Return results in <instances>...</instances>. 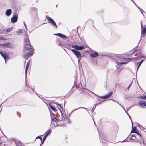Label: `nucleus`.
<instances>
[{"label": "nucleus", "instance_id": "obj_1", "mask_svg": "<svg viewBox=\"0 0 146 146\" xmlns=\"http://www.w3.org/2000/svg\"><path fill=\"white\" fill-rule=\"evenodd\" d=\"M27 38L25 39V49L26 50L30 51H31L32 50L33 48L31 47H29L31 46V44L29 40L28 37V36L27 34L26 35Z\"/></svg>", "mask_w": 146, "mask_h": 146}, {"label": "nucleus", "instance_id": "obj_2", "mask_svg": "<svg viewBox=\"0 0 146 146\" xmlns=\"http://www.w3.org/2000/svg\"><path fill=\"white\" fill-rule=\"evenodd\" d=\"M71 50L77 58L78 61L79 62L80 60V58L82 57L81 53L79 51L74 49H72Z\"/></svg>", "mask_w": 146, "mask_h": 146}, {"label": "nucleus", "instance_id": "obj_3", "mask_svg": "<svg viewBox=\"0 0 146 146\" xmlns=\"http://www.w3.org/2000/svg\"><path fill=\"white\" fill-rule=\"evenodd\" d=\"M46 18L47 19L48 23H51L52 25L55 27L56 29H57V25L53 19L48 16H46Z\"/></svg>", "mask_w": 146, "mask_h": 146}, {"label": "nucleus", "instance_id": "obj_4", "mask_svg": "<svg viewBox=\"0 0 146 146\" xmlns=\"http://www.w3.org/2000/svg\"><path fill=\"white\" fill-rule=\"evenodd\" d=\"M71 46L73 48L75 49L76 50H81L84 48V46H79L75 45H72Z\"/></svg>", "mask_w": 146, "mask_h": 146}, {"label": "nucleus", "instance_id": "obj_5", "mask_svg": "<svg viewBox=\"0 0 146 146\" xmlns=\"http://www.w3.org/2000/svg\"><path fill=\"white\" fill-rule=\"evenodd\" d=\"M51 130H49L47 132V133L45 134V135L44 136L43 139L42 140V141L41 142V143L40 145V146H41V145L44 142L46 137H47V136L48 135H50L51 133Z\"/></svg>", "mask_w": 146, "mask_h": 146}, {"label": "nucleus", "instance_id": "obj_6", "mask_svg": "<svg viewBox=\"0 0 146 146\" xmlns=\"http://www.w3.org/2000/svg\"><path fill=\"white\" fill-rule=\"evenodd\" d=\"M112 93V92H110L108 94H106L104 96L100 97V98L104 99H106L110 97L111 96Z\"/></svg>", "mask_w": 146, "mask_h": 146}, {"label": "nucleus", "instance_id": "obj_7", "mask_svg": "<svg viewBox=\"0 0 146 146\" xmlns=\"http://www.w3.org/2000/svg\"><path fill=\"white\" fill-rule=\"evenodd\" d=\"M130 59L125 58L123 56H121L119 58L118 60L121 62H126V64H127L128 62V60Z\"/></svg>", "mask_w": 146, "mask_h": 146}, {"label": "nucleus", "instance_id": "obj_8", "mask_svg": "<svg viewBox=\"0 0 146 146\" xmlns=\"http://www.w3.org/2000/svg\"><path fill=\"white\" fill-rule=\"evenodd\" d=\"M17 15H14L12 17L11 19V22L12 23H15L16 22L17 20L18 17Z\"/></svg>", "mask_w": 146, "mask_h": 146}, {"label": "nucleus", "instance_id": "obj_9", "mask_svg": "<svg viewBox=\"0 0 146 146\" xmlns=\"http://www.w3.org/2000/svg\"><path fill=\"white\" fill-rule=\"evenodd\" d=\"M54 35L62 38L64 39H66L67 38L66 36L65 35L61 33H56L54 34Z\"/></svg>", "mask_w": 146, "mask_h": 146}, {"label": "nucleus", "instance_id": "obj_10", "mask_svg": "<svg viewBox=\"0 0 146 146\" xmlns=\"http://www.w3.org/2000/svg\"><path fill=\"white\" fill-rule=\"evenodd\" d=\"M33 49L31 51L27 53L26 54L24 55V57L25 59H26L27 57H31L33 55Z\"/></svg>", "mask_w": 146, "mask_h": 146}, {"label": "nucleus", "instance_id": "obj_11", "mask_svg": "<svg viewBox=\"0 0 146 146\" xmlns=\"http://www.w3.org/2000/svg\"><path fill=\"white\" fill-rule=\"evenodd\" d=\"M3 47L12 48H13V46L11 43L8 42L5 44H3Z\"/></svg>", "mask_w": 146, "mask_h": 146}, {"label": "nucleus", "instance_id": "obj_12", "mask_svg": "<svg viewBox=\"0 0 146 146\" xmlns=\"http://www.w3.org/2000/svg\"><path fill=\"white\" fill-rule=\"evenodd\" d=\"M139 104L142 108H144L146 106V103L144 101H140L139 103Z\"/></svg>", "mask_w": 146, "mask_h": 146}, {"label": "nucleus", "instance_id": "obj_13", "mask_svg": "<svg viewBox=\"0 0 146 146\" xmlns=\"http://www.w3.org/2000/svg\"><path fill=\"white\" fill-rule=\"evenodd\" d=\"M2 56H3L5 60V62L6 63V59H8L9 57L8 56L7 54L5 53H4L3 54H2Z\"/></svg>", "mask_w": 146, "mask_h": 146}, {"label": "nucleus", "instance_id": "obj_14", "mask_svg": "<svg viewBox=\"0 0 146 146\" xmlns=\"http://www.w3.org/2000/svg\"><path fill=\"white\" fill-rule=\"evenodd\" d=\"M12 13V10L11 9H9L7 10L5 12V14L8 16H9Z\"/></svg>", "mask_w": 146, "mask_h": 146}, {"label": "nucleus", "instance_id": "obj_15", "mask_svg": "<svg viewBox=\"0 0 146 146\" xmlns=\"http://www.w3.org/2000/svg\"><path fill=\"white\" fill-rule=\"evenodd\" d=\"M25 84L28 89V90L30 93H31L32 91H34V90L32 88H31L28 85L26 82H25Z\"/></svg>", "mask_w": 146, "mask_h": 146}, {"label": "nucleus", "instance_id": "obj_16", "mask_svg": "<svg viewBox=\"0 0 146 146\" xmlns=\"http://www.w3.org/2000/svg\"><path fill=\"white\" fill-rule=\"evenodd\" d=\"M99 55L98 54L97 52H95L91 53L90 54V56L94 57H96Z\"/></svg>", "mask_w": 146, "mask_h": 146}, {"label": "nucleus", "instance_id": "obj_17", "mask_svg": "<svg viewBox=\"0 0 146 146\" xmlns=\"http://www.w3.org/2000/svg\"><path fill=\"white\" fill-rule=\"evenodd\" d=\"M137 138H138V137L134 135V134L132 135L130 137L131 139L133 140H135L137 139Z\"/></svg>", "mask_w": 146, "mask_h": 146}, {"label": "nucleus", "instance_id": "obj_18", "mask_svg": "<svg viewBox=\"0 0 146 146\" xmlns=\"http://www.w3.org/2000/svg\"><path fill=\"white\" fill-rule=\"evenodd\" d=\"M141 33L143 34V37H144L146 34V28L144 27L141 31Z\"/></svg>", "mask_w": 146, "mask_h": 146}, {"label": "nucleus", "instance_id": "obj_19", "mask_svg": "<svg viewBox=\"0 0 146 146\" xmlns=\"http://www.w3.org/2000/svg\"><path fill=\"white\" fill-rule=\"evenodd\" d=\"M49 106L50 107L52 110H53L54 112H56L57 111V109L52 105L49 104Z\"/></svg>", "mask_w": 146, "mask_h": 146}, {"label": "nucleus", "instance_id": "obj_20", "mask_svg": "<svg viewBox=\"0 0 146 146\" xmlns=\"http://www.w3.org/2000/svg\"><path fill=\"white\" fill-rule=\"evenodd\" d=\"M29 62H30V61L29 60L28 62L27 63V64L26 65V66L25 68V73L26 74H27V70L28 69V67L29 65Z\"/></svg>", "mask_w": 146, "mask_h": 146}, {"label": "nucleus", "instance_id": "obj_21", "mask_svg": "<svg viewBox=\"0 0 146 146\" xmlns=\"http://www.w3.org/2000/svg\"><path fill=\"white\" fill-rule=\"evenodd\" d=\"M51 125L52 127H56L58 126H60L59 125L56 124L54 123H53L51 121Z\"/></svg>", "mask_w": 146, "mask_h": 146}, {"label": "nucleus", "instance_id": "obj_22", "mask_svg": "<svg viewBox=\"0 0 146 146\" xmlns=\"http://www.w3.org/2000/svg\"><path fill=\"white\" fill-rule=\"evenodd\" d=\"M135 133L137 134V136L138 137V138H140L142 139L141 138V135L140 133L139 132V131L138 130H137Z\"/></svg>", "mask_w": 146, "mask_h": 146}, {"label": "nucleus", "instance_id": "obj_23", "mask_svg": "<svg viewBox=\"0 0 146 146\" xmlns=\"http://www.w3.org/2000/svg\"><path fill=\"white\" fill-rule=\"evenodd\" d=\"M98 100L100 101V102H99V103H96L95 104V108H96V106L97 105H98L100 104H101V103L102 102H103V101L101 99H100H100H98Z\"/></svg>", "mask_w": 146, "mask_h": 146}, {"label": "nucleus", "instance_id": "obj_24", "mask_svg": "<svg viewBox=\"0 0 146 146\" xmlns=\"http://www.w3.org/2000/svg\"><path fill=\"white\" fill-rule=\"evenodd\" d=\"M137 130L136 129V127H134L131 132V133H135Z\"/></svg>", "mask_w": 146, "mask_h": 146}, {"label": "nucleus", "instance_id": "obj_25", "mask_svg": "<svg viewBox=\"0 0 146 146\" xmlns=\"http://www.w3.org/2000/svg\"><path fill=\"white\" fill-rule=\"evenodd\" d=\"M15 33H17V35H19L20 34H22V32L21 30L19 29L18 31H15Z\"/></svg>", "mask_w": 146, "mask_h": 146}, {"label": "nucleus", "instance_id": "obj_26", "mask_svg": "<svg viewBox=\"0 0 146 146\" xmlns=\"http://www.w3.org/2000/svg\"><path fill=\"white\" fill-rule=\"evenodd\" d=\"M117 63L118 65L119 66L126 64V62H117Z\"/></svg>", "mask_w": 146, "mask_h": 146}, {"label": "nucleus", "instance_id": "obj_27", "mask_svg": "<svg viewBox=\"0 0 146 146\" xmlns=\"http://www.w3.org/2000/svg\"><path fill=\"white\" fill-rule=\"evenodd\" d=\"M84 90H85V92H87V91H88L89 92H90L92 93V94L95 95H96L95 93H94L93 92H92V91H91L90 90H89L88 89H85Z\"/></svg>", "mask_w": 146, "mask_h": 146}, {"label": "nucleus", "instance_id": "obj_28", "mask_svg": "<svg viewBox=\"0 0 146 146\" xmlns=\"http://www.w3.org/2000/svg\"><path fill=\"white\" fill-rule=\"evenodd\" d=\"M58 119L57 118L55 117H53L52 119V120L53 121L56 122V120H58Z\"/></svg>", "mask_w": 146, "mask_h": 146}, {"label": "nucleus", "instance_id": "obj_29", "mask_svg": "<svg viewBox=\"0 0 146 146\" xmlns=\"http://www.w3.org/2000/svg\"><path fill=\"white\" fill-rule=\"evenodd\" d=\"M54 103L56 105H58L59 106H60L61 108V109H63V107L61 106V104H58V102H55Z\"/></svg>", "mask_w": 146, "mask_h": 146}, {"label": "nucleus", "instance_id": "obj_30", "mask_svg": "<svg viewBox=\"0 0 146 146\" xmlns=\"http://www.w3.org/2000/svg\"><path fill=\"white\" fill-rule=\"evenodd\" d=\"M117 102V103H118L119 105L123 109V110H124L125 111V112L127 114V115H128V113L127 112V111H126L125 110L124 108L118 102Z\"/></svg>", "mask_w": 146, "mask_h": 146}, {"label": "nucleus", "instance_id": "obj_31", "mask_svg": "<svg viewBox=\"0 0 146 146\" xmlns=\"http://www.w3.org/2000/svg\"><path fill=\"white\" fill-rule=\"evenodd\" d=\"M12 27L9 28L7 29V31L8 32L11 31L12 30Z\"/></svg>", "mask_w": 146, "mask_h": 146}, {"label": "nucleus", "instance_id": "obj_32", "mask_svg": "<svg viewBox=\"0 0 146 146\" xmlns=\"http://www.w3.org/2000/svg\"><path fill=\"white\" fill-rule=\"evenodd\" d=\"M80 108H83V109H84L86 110H87V109L86 108H84V107H80L78 108H77V109H76L75 110H78L79 109H80Z\"/></svg>", "mask_w": 146, "mask_h": 146}, {"label": "nucleus", "instance_id": "obj_33", "mask_svg": "<svg viewBox=\"0 0 146 146\" xmlns=\"http://www.w3.org/2000/svg\"><path fill=\"white\" fill-rule=\"evenodd\" d=\"M39 138L40 139L41 141H42V138L40 136H38L36 138V139Z\"/></svg>", "mask_w": 146, "mask_h": 146}, {"label": "nucleus", "instance_id": "obj_34", "mask_svg": "<svg viewBox=\"0 0 146 146\" xmlns=\"http://www.w3.org/2000/svg\"><path fill=\"white\" fill-rule=\"evenodd\" d=\"M19 143H21L20 141L19 142H15L16 146H19Z\"/></svg>", "mask_w": 146, "mask_h": 146}, {"label": "nucleus", "instance_id": "obj_35", "mask_svg": "<svg viewBox=\"0 0 146 146\" xmlns=\"http://www.w3.org/2000/svg\"><path fill=\"white\" fill-rule=\"evenodd\" d=\"M57 44L58 45V46L60 45V43L59 41H57L56 42Z\"/></svg>", "mask_w": 146, "mask_h": 146}, {"label": "nucleus", "instance_id": "obj_36", "mask_svg": "<svg viewBox=\"0 0 146 146\" xmlns=\"http://www.w3.org/2000/svg\"><path fill=\"white\" fill-rule=\"evenodd\" d=\"M119 86V84H117L115 86V88H116L117 87Z\"/></svg>", "mask_w": 146, "mask_h": 146}, {"label": "nucleus", "instance_id": "obj_37", "mask_svg": "<svg viewBox=\"0 0 146 146\" xmlns=\"http://www.w3.org/2000/svg\"><path fill=\"white\" fill-rule=\"evenodd\" d=\"M132 84V82L129 85V86L128 87V90L129 89V88L130 87H131V86Z\"/></svg>", "mask_w": 146, "mask_h": 146}, {"label": "nucleus", "instance_id": "obj_38", "mask_svg": "<svg viewBox=\"0 0 146 146\" xmlns=\"http://www.w3.org/2000/svg\"><path fill=\"white\" fill-rule=\"evenodd\" d=\"M141 64H140V63H139V65H138V67H137V70H138V69L139 68V67H140V65H141Z\"/></svg>", "mask_w": 146, "mask_h": 146}, {"label": "nucleus", "instance_id": "obj_39", "mask_svg": "<svg viewBox=\"0 0 146 146\" xmlns=\"http://www.w3.org/2000/svg\"><path fill=\"white\" fill-rule=\"evenodd\" d=\"M139 98H140L144 99V96H139Z\"/></svg>", "mask_w": 146, "mask_h": 146}, {"label": "nucleus", "instance_id": "obj_40", "mask_svg": "<svg viewBox=\"0 0 146 146\" xmlns=\"http://www.w3.org/2000/svg\"><path fill=\"white\" fill-rule=\"evenodd\" d=\"M138 58H139V57H135V58H132L134 59L135 60H137V59Z\"/></svg>", "mask_w": 146, "mask_h": 146}, {"label": "nucleus", "instance_id": "obj_41", "mask_svg": "<svg viewBox=\"0 0 146 146\" xmlns=\"http://www.w3.org/2000/svg\"><path fill=\"white\" fill-rule=\"evenodd\" d=\"M24 26L25 27L26 29L27 30V26H26V24H25V23L24 22Z\"/></svg>", "mask_w": 146, "mask_h": 146}, {"label": "nucleus", "instance_id": "obj_42", "mask_svg": "<svg viewBox=\"0 0 146 146\" xmlns=\"http://www.w3.org/2000/svg\"><path fill=\"white\" fill-rule=\"evenodd\" d=\"M0 54L2 55V54H3V52L2 51H0Z\"/></svg>", "mask_w": 146, "mask_h": 146}, {"label": "nucleus", "instance_id": "obj_43", "mask_svg": "<svg viewBox=\"0 0 146 146\" xmlns=\"http://www.w3.org/2000/svg\"><path fill=\"white\" fill-rule=\"evenodd\" d=\"M128 141H127V139H125L123 141H122V142H127Z\"/></svg>", "mask_w": 146, "mask_h": 146}, {"label": "nucleus", "instance_id": "obj_44", "mask_svg": "<svg viewBox=\"0 0 146 146\" xmlns=\"http://www.w3.org/2000/svg\"><path fill=\"white\" fill-rule=\"evenodd\" d=\"M143 60H141L140 62V64H141L143 63Z\"/></svg>", "mask_w": 146, "mask_h": 146}, {"label": "nucleus", "instance_id": "obj_45", "mask_svg": "<svg viewBox=\"0 0 146 146\" xmlns=\"http://www.w3.org/2000/svg\"><path fill=\"white\" fill-rule=\"evenodd\" d=\"M68 123H71V121L70 120V119H68Z\"/></svg>", "mask_w": 146, "mask_h": 146}, {"label": "nucleus", "instance_id": "obj_46", "mask_svg": "<svg viewBox=\"0 0 146 146\" xmlns=\"http://www.w3.org/2000/svg\"><path fill=\"white\" fill-rule=\"evenodd\" d=\"M144 99H146V95H144Z\"/></svg>", "mask_w": 146, "mask_h": 146}, {"label": "nucleus", "instance_id": "obj_47", "mask_svg": "<svg viewBox=\"0 0 146 146\" xmlns=\"http://www.w3.org/2000/svg\"><path fill=\"white\" fill-rule=\"evenodd\" d=\"M0 47H3V44H0Z\"/></svg>", "mask_w": 146, "mask_h": 146}, {"label": "nucleus", "instance_id": "obj_48", "mask_svg": "<svg viewBox=\"0 0 146 146\" xmlns=\"http://www.w3.org/2000/svg\"><path fill=\"white\" fill-rule=\"evenodd\" d=\"M19 146H22L21 143H19Z\"/></svg>", "mask_w": 146, "mask_h": 146}, {"label": "nucleus", "instance_id": "obj_49", "mask_svg": "<svg viewBox=\"0 0 146 146\" xmlns=\"http://www.w3.org/2000/svg\"><path fill=\"white\" fill-rule=\"evenodd\" d=\"M95 109V108H92V110L93 111L94 110V109Z\"/></svg>", "mask_w": 146, "mask_h": 146}, {"label": "nucleus", "instance_id": "obj_50", "mask_svg": "<svg viewBox=\"0 0 146 146\" xmlns=\"http://www.w3.org/2000/svg\"><path fill=\"white\" fill-rule=\"evenodd\" d=\"M3 38V37H1V38H0V40H3V39H2V38Z\"/></svg>", "mask_w": 146, "mask_h": 146}, {"label": "nucleus", "instance_id": "obj_51", "mask_svg": "<svg viewBox=\"0 0 146 146\" xmlns=\"http://www.w3.org/2000/svg\"><path fill=\"white\" fill-rule=\"evenodd\" d=\"M141 58H145V56H141Z\"/></svg>", "mask_w": 146, "mask_h": 146}, {"label": "nucleus", "instance_id": "obj_52", "mask_svg": "<svg viewBox=\"0 0 146 146\" xmlns=\"http://www.w3.org/2000/svg\"><path fill=\"white\" fill-rule=\"evenodd\" d=\"M76 110H73V111H72V112H71V113H72L73 112H74V111H76Z\"/></svg>", "mask_w": 146, "mask_h": 146}, {"label": "nucleus", "instance_id": "obj_53", "mask_svg": "<svg viewBox=\"0 0 146 146\" xmlns=\"http://www.w3.org/2000/svg\"><path fill=\"white\" fill-rule=\"evenodd\" d=\"M58 109H59L60 110V112H61V113H62V111H61V110L60 109V108H58Z\"/></svg>", "mask_w": 146, "mask_h": 146}, {"label": "nucleus", "instance_id": "obj_54", "mask_svg": "<svg viewBox=\"0 0 146 146\" xmlns=\"http://www.w3.org/2000/svg\"><path fill=\"white\" fill-rule=\"evenodd\" d=\"M141 27H142V23H141Z\"/></svg>", "mask_w": 146, "mask_h": 146}, {"label": "nucleus", "instance_id": "obj_55", "mask_svg": "<svg viewBox=\"0 0 146 146\" xmlns=\"http://www.w3.org/2000/svg\"><path fill=\"white\" fill-rule=\"evenodd\" d=\"M2 143V142L0 141V144H1Z\"/></svg>", "mask_w": 146, "mask_h": 146}, {"label": "nucleus", "instance_id": "obj_56", "mask_svg": "<svg viewBox=\"0 0 146 146\" xmlns=\"http://www.w3.org/2000/svg\"><path fill=\"white\" fill-rule=\"evenodd\" d=\"M130 110V109H127V111H128V110Z\"/></svg>", "mask_w": 146, "mask_h": 146}, {"label": "nucleus", "instance_id": "obj_57", "mask_svg": "<svg viewBox=\"0 0 146 146\" xmlns=\"http://www.w3.org/2000/svg\"><path fill=\"white\" fill-rule=\"evenodd\" d=\"M128 115L129 116V118H130V116L129 114H128Z\"/></svg>", "mask_w": 146, "mask_h": 146}, {"label": "nucleus", "instance_id": "obj_58", "mask_svg": "<svg viewBox=\"0 0 146 146\" xmlns=\"http://www.w3.org/2000/svg\"><path fill=\"white\" fill-rule=\"evenodd\" d=\"M100 141H101V140L102 139L100 138Z\"/></svg>", "mask_w": 146, "mask_h": 146}, {"label": "nucleus", "instance_id": "obj_59", "mask_svg": "<svg viewBox=\"0 0 146 146\" xmlns=\"http://www.w3.org/2000/svg\"><path fill=\"white\" fill-rule=\"evenodd\" d=\"M143 143H144V141L143 140Z\"/></svg>", "mask_w": 146, "mask_h": 146}, {"label": "nucleus", "instance_id": "obj_60", "mask_svg": "<svg viewBox=\"0 0 146 146\" xmlns=\"http://www.w3.org/2000/svg\"><path fill=\"white\" fill-rule=\"evenodd\" d=\"M142 13L143 14V15H143V13L142 12Z\"/></svg>", "mask_w": 146, "mask_h": 146}]
</instances>
